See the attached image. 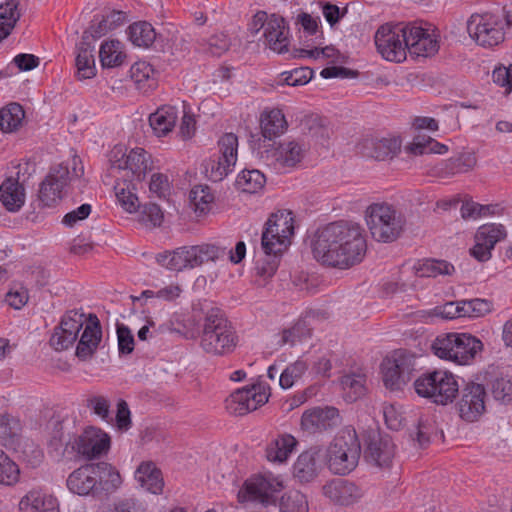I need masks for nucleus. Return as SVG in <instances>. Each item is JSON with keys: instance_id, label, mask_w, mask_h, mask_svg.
Wrapping results in <instances>:
<instances>
[{"instance_id": "obj_34", "label": "nucleus", "mask_w": 512, "mask_h": 512, "mask_svg": "<svg viewBox=\"0 0 512 512\" xmlns=\"http://www.w3.org/2000/svg\"><path fill=\"white\" fill-rule=\"evenodd\" d=\"M24 188L17 179L8 178L0 186V201L7 210L18 211L24 204Z\"/></svg>"}, {"instance_id": "obj_14", "label": "nucleus", "mask_w": 512, "mask_h": 512, "mask_svg": "<svg viewBox=\"0 0 512 512\" xmlns=\"http://www.w3.org/2000/svg\"><path fill=\"white\" fill-rule=\"evenodd\" d=\"M69 169L62 164L51 167L39 189V200L46 207H54L64 197L69 184Z\"/></svg>"}, {"instance_id": "obj_10", "label": "nucleus", "mask_w": 512, "mask_h": 512, "mask_svg": "<svg viewBox=\"0 0 512 512\" xmlns=\"http://www.w3.org/2000/svg\"><path fill=\"white\" fill-rule=\"evenodd\" d=\"M406 24L381 25L374 36L377 51L387 61L400 63L406 59L407 53Z\"/></svg>"}, {"instance_id": "obj_54", "label": "nucleus", "mask_w": 512, "mask_h": 512, "mask_svg": "<svg viewBox=\"0 0 512 512\" xmlns=\"http://www.w3.org/2000/svg\"><path fill=\"white\" fill-rule=\"evenodd\" d=\"M139 209V222L147 228H155L163 222V212L160 207L154 203H147Z\"/></svg>"}, {"instance_id": "obj_18", "label": "nucleus", "mask_w": 512, "mask_h": 512, "mask_svg": "<svg viewBox=\"0 0 512 512\" xmlns=\"http://www.w3.org/2000/svg\"><path fill=\"white\" fill-rule=\"evenodd\" d=\"M110 437L96 427H88L78 437L76 448L79 454L87 459H93L105 454L110 448Z\"/></svg>"}, {"instance_id": "obj_62", "label": "nucleus", "mask_w": 512, "mask_h": 512, "mask_svg": "<svg viewBox=\"0 0 512 512\" xmlns=\"http://www.w3.org/2000/svg\"><path fill=\"white\" fill-rule=\"evenodd\" d=\"M207 51L214 56H221L230 47V39L225 33L212 35L207 42Z\"/></svg>"}, {"instance_id": "obj_46", "label": "nucleus", "mask_w": 512, "mask_h": 512, "mask_svg": "<svg viewBox=\"0 0 512 512\" xmlns=\"http://www.w3.org/2000/svg\"><path fill=\"white\" fill-rule=\"evenodd\" d=\"M311 336V331L304 321L296 322L292 327L283 329L279 334L277 344L282 347L284 345L294 346L296 343Z\"/></svg>"}, {"instance_id": "obj_7", "label": "nucleus", "mask_w": 512, "mask_h": 512, "mask_svg": "<svg viewBox=\"0 0 512 512\" xmlns=\"http://www.w3.org/2000/svg\"><path fill=\"white\" fill-rule=\"evenodd\" d=\"M512 21L509 16L502 17L493 13L473 14L467 21L469 36L484 48L499 45L505 38V27Z\"/></svg>"}, {"instance_id": "obj_41", "label": "nucleus", "mask_w": 512, "mask_h": 512, "mask_svg": "<svg viewBox=\"0 0 512 512\" xmlns=\"http://www.w3.org/2000/svg\"><path fill=\"white\" fill-rule=\"evenodd\" d=\"M265 175L256 169L243 170L236 179V187L245 193H256L264 187Z\"/></svg>"}, {"instance_id": "obj_51", "label": "nucleus", "mask_w": 512, "mask_h": 512, "mask_svg": "<svg viewBox=\"0 0 512 512\" xmlns=\"http://www.w3.org/2000/svg\"><path fill=\"white\" fill-rule=\"evenodd\" d=\"M48 498H52V496L37 490L29 491L20 500L19 509L21 512H42Z\"/></svg>"}, {"instance_id": "obj_24", "label": "nucleus", "mask_w": 512, "mask_h": 512, "mask_svg": "<svg viewBox=\"0 0 512 512\" xmlns=\"http://www.w3.org/2000/svg\"><path fill=\"white\" fill-rule=\"evenodd\" d=\"M218 146L220 155L216 165L212 166V171L221 180L236 164L238 137L233 133H226L219 139Z\"/></svg>"}, {"instance_id": "obj_44", "label": "nucleus", "mask_w": 512, "mask_h": 512, "mask_svg": "<svg viewBox=\"0 0 512 512\" xmlns=\"http://www.w3.org/2000/svg\"><path fill=\"white\" fill-rule=\"evenodd\" d=\"M190 250L194 268L208 261H216L217 259L224 257L226 254L225 248L207 243L190 246Z\"/></svg>"}, {"instance_id": "obj_56", "label": "nucleus", "mask_w": 512, "mask_h": 512, "mask_svg": "<svg viewBox=\"0 0 512 512\" xmlns=\"http://www.w3.org/2000/svg\"><path fill=\"white\" fill-rule=\"evenodd\" d=\"M491 393L495 400L502 403L512 401V381L508 377H497L491 382Z\"/></svg>"}, {"instance_id": "obj_16", "label": "nucleus", "mask_w": 512, "mask_h": 512, "mask_svg": "<svg viewBox=\"0 0 512 512\" xmlns=\"http://www.w3.org/2000/svg\"><path fill=\"white\" fill-rule=\"evenodd\" d=\"M363 486L348 479L337 478L323 486V494L335 505L350 507L362 501L365 496Z\"/></svg>"}, {"instance_id": "obj_64", "label": "nucleus", "mask_w": 512, "mask_h": 512, "mask_svg": "<svg viewBox=\"0 0 512 512\" xmlns=\"http://www.w3.org/2000/svg\"><path fill=\"white\" fill-rule=\"evenodd\" d=\"M493 82L501 87L512 89V65L496 67L492 72Z\"/></svg>"}, {"instance_id": "obj_30", "label": "nucleus", "mask_w": 512, "mask_h": 512, "mask_svg": "<svg viewBox=\"0 0 512 512\" xmlns=\"http://www.w3.org/2000/svg\"><path fill=\"white\" fill-rule=\"evenodd\" d=\"M157 263L172 271L193 269L190 246L179 247L173 251H165L156 256Z\"/></svg>"}, {"instance_id": "obj_37", "label": "nucleus", "mask_w": 512, "mask_h": 512, "mask_svg": "<svg viewBox=\"0 0 512 512\" xmlns=\"http://www.w3.org/2000/svg\"><path fill=\"white\" fill-rule=\"evenodd\" d=\"M25 112L18 103H10L0 109V132L14 133L22 125Z\"/></svg>"}, {"instance_id": "obj_13", "label": "nucleus", "mask_w": 512, "mask_h": 512, "mask_svg": "<svg viewBox=\"0 0 512 512\" xmlns=\"http://www.w3.org/2000/svg\"><path fill=\"white\" fill-rule=\"evenodd\" d=\"M456 408L459 416L466 422H475L486 411L487 393L484 385L468 382L462 388L459 387Z\"/></svg>"}, {"instance_id": "obj_40", "label": "nucleus", "mask_w": 512, "mask_h": 512, "mask_svg": "<svg viewBox=\"0 0 512 512\" xmlns=\"http://www.w3.org/2000/svg\"><path fill=\"white\" fill-rule=\"evenodd\" d=\"M132 181L133 180H129V182H127L124 180L119 182L117 180L114 185L115 196L118 203L129 213L137 212L141 207L137 195L131 189Z\"/></svg>"}, {"instance_id": "obj_17", "label": "nucleus", "mask_w": 512, "mask_h": 512, "mask_svg": "<svg viewBox=\"0 0 512 512\" xmlns=\"http://www.w3.org/2000/svg\"><path fill=\"white\" fill-rule=\"evenodd\" d=\"M476 163L477 159L473 153L464 152L432 165L427 170V173L431 177L450 179L458 174L471 171L476 166Z\"/></svg>"}, {"instance_id": "obj_8", "label": "nucleus", "mask_w": 512, "mask_h": 512, "mask_svg": "<svg viewBox=\"0 0 512 512\" xmlns=\"http://www.w3.org/2000/svg\"><path fill=\"white\" fill-rule=\"evenodd\" d=\"M109 174L119 180L120 174L125 171L123 177L132 176V180L141 181L148 170H151L149 156L143 148H134L127 153L124 146H115L109 154Z\"/></svg>"}, {"instance_id": "obj_48", "label": "nucleus", "mask_w": 512, "mask_h": 512, "mask_svg": "<svg viewBox=\"0 0 512 512\" xmlns=\"http://www.w3.org/2000/svg\"><path fill=\"white\" fill-rule=\"evenodd\" d=\"M505 237L506 229L501 224L483 225L479 227L475 235L476 240L482 241L491 249H493L496 243L503 240Z\"/></svg>"}, {"instance_id": "obj_23", "label": "nucleus", "mask_w": 512, "mask_h": 512, "mask_svg": "<svg viewBox=\"0 0 512 512\" xmlns=\"http://www.w3.org/2000/svg\"><path fill=\"white\" fill-rule=\"evenodd\" d=\"M411 361L399 354L393 359H387L382 363L383 382L390 390H399L409 380Z\"/></svg>"}, {"instance_id": "obj_58", "label": "nucleus", "mask_w": 512, "mask_h": 512, "mask_svg": "<svg viewBox=\"0 0 512 512\" xmlns=\"http://www.w3.org/2000/svg\"><path fill=\"white\" fill-rule=\"evenodd\" d=\"M130 74L132 80L140 85L142 83L154 80L155 70L152 65L145 61H138L134 63L130 68Z\"/></svg>"}, {"instance_id": "obj_28", "label": "nucleus", "mask_w": 512, "mask_h": 512, "mask_svg": "<svg viewBox=\"0 0 512 512\" xmlns=\"http://www.w3.org/2000/svg\"><path fill=\"white\" fill-rule=\"evenodd\" d=\"M297 440L291 434H279L266 447V458L270 462L285 463L295 450Z\"/></svg>"}, {"instance_id": "obj_27", "label": "nucleus", "mask_w": 512, "mask_h": 512, "mask_svg": "<svg viewBox=\"0 0 512 512\" xmlns=\"http://www.w3.org/2000/svg\"><path fill=\"white\" fill-rule=\"evenodd\" d=\"M91 464H86L73 471L67 479L68 489L77 495H88L95 493L96 478L93 476Z\"/></svg>"}, {"instance_id": "obj_19", "label": "nucleus", "mask_w": 512, "mask_h": 512, "mask_svg": "<svg viewBox=\"0 0 512 512\" xmlns=\"http://www.w3.org/2000/svg\"><path fill=\"white\" fill-rule=\"evenodd\" d=\"M305 151L297 141H283L268 150L266 158L276 169L293 168L303 160Z\"/></svg>"}, {"instance_id": "obj_63", "label": "nucleus", "mask_w": 512, "mask_h": 512, "mask_svg": "<svg viewBox=\"0 0 512 512\" xmlns=\"http://www.w3.org/2000/svg\"><path fill=\"white\" fill-rule=\"evenodd\" d=\"M118 349L120 354H130L134 349V337L125 325H117Z\"/></svg>"}, {"instance_id": "obj_3", "label": "nucleus", "mask_w": 512, "mask_h": 512, "mask_svg": "<svg viewBox=\"0 0 512 512\" xmlns=\"http://www.w3.org/2000/svg\"><path fill=\"white\" fill-rule=\"evenodd\" d=\"M365 218L372 238L383 243L396 241L406 226L405 216L388 203H372Z\"/></svg>"}, {"instance_id": "obj_22", "label": "nucleus", "mask_w": 512, "mask_h": 512, "mask_svg": "<svg viewBox=\"0 0 512 512\" xmlns=\"http://www.w3.org/2000/svg\"><path fill=\"white\" fill-rule=\"evenodd\" d=\"M340 422L339 412L334 407L314 408L301 417L302 429L308 433H317L336 427Z\"/></svg>"}, {"instance_id": "obj_25", "label": "nucleus", "mask_w": 512, "mask_h": 512, "mask_svg": "<svg viewBox=\"0 0 512 512\" xmlns=\"http://www.w3.org/2000/svg\"><path fill=\"white\" fill-rule=\"evenodd\" d=\"M102 338L100 321L95 314H89L84 330L76 347V356L87 360L96 352Z\"/></svg>"}, {"instance_id": "obj_9", "label": "nucleus", "mask_w": 512, "mask_h": 512, "mask_svg": "<svg viewBox=\"0 0 512 512\" xmlns=\"http://www.w3.org/2000/svg\"><path fill=\"white\" fill-rule=\"evenodd\" d=\"M262 233L261 245L265 254H282L291 244L294 235V219L288 210L270 216Z\"/></svg>"}, {"instance_id": "obj_31", "label": "nucleus", "mask_w": 512, "mask_h": 512, "mask_svg": "<svg viewBox=\"0 0 512 512\" xmlns=\"http://www.w3.org/2000/svg\"><path fill=\"white\" fill-rule=\"evenodd\" d=\"M318 450L303 451L293 465V476L302 483L311 482L318 475Z\"/></svg>"}, {"instance_id": "obj_55", "label": "nucleus", "mask_w": 512, "mask_h": 512, "mask_svg": "<svg viewBox=\"0 0 512 512\" xmlns=\"http://www.w3.org/2000/svg\"><path fill=\"white\" fill-rule=\"evenodd\" d=\"M307 370V364L302 360L288 365L280 375L279 383L284 389L291 388L296 380L300 379Z\"/></svg>"}, {"instance_id": "obj_20", "label": "nucleus", "mask_w": 512, "mask_h": 512, "mask_svg": "<svg viewBox=\"0 0 512 512\" xmlns=\"http://www.w3.org/2000/svg\"><path fill=\"white\" fill-rule=\"evenodd\" d=\"M407 29V51L412 55L428 57L434 55L438 49V41L428 30L415 23L406 24Z\"/></svg>"}, {"instance_id": "obj_5", "label": "nucleus", "mask_w": 512, "mask_h": 512, "mask_svg": "<svg viewBox=\"0 0 512 512\" xmlns=\"http://www.w3.org/2000/svg\"><path fill=\"white\" fill-rule=\"evenodd\" d=\"M361 454L360 442L355 430L347 429L339 433L326 451L329 470L337 475H346L358 465Z\"/></svg>"}, {"instance_id": "obj_60", "label": "nucleus", "mask_w": 512, "mask_h": 512, "mask_svg": "<svg viewBox=\"0 0 512 512\" xmlns=\"http://www.w3.org/2000/svg\"><path fill=\"white\" fill-rule=\"evenodd\" d=\"M87 318L84 313H80L76 310L68 311L61 319L60 324L67 330H71L72 333L78 336L80 330L86 324Z\"/></svg>"}, {"instance_id": "obj_39", "label": "nucleus", "mask_w": 512, "mask_h": 512, "mask_svg": "<svg viewBox=\"0 0 512 512\" xmlns=\"http://www.w3.org/2000/svg\"><path fill=\"white\" fill-rule=\"evenodd\" d=\"M128 36L135 46L148 48L154 43L156 32L150 23L139 21L128 27Z\"/></svg>"}, {"instance_id": "obj_43", "label": "nucleus", "mask_w": 512, "mask_h": 512, "mask_svg": "<svg viewBox=\"0 0 512 512\" xmlns=\"http://www.w3.org/2000/svg\"><path fill=\"white\" fill-rule=\"evenodd\" d=\"M454 266L445 261L437 259H426L418 264L416 273L419 277H437L439 275H452Z\"/></svg>"}, {"instance_id": "obj_42", "label": "nucleus", "mask_w": 512, "mask_h": 512, "mask_svg": "<svg viewBox=\"0 0 512 512\" xmlns=\"http://www.w3.org/2000/svg\"><path fill=\"white\" fill-rule=\"evenodd\" d=\"M366 378L361 374L345 375L341 379L344 398L348 402H354L365 394Z\"/></svg>"}, {"instance_id": "obj_36", "label": "nucleus", "mask_w": 512, "mask_h": 512, "mask_svg": "<svg viewBox=\"0 0 512 512\" xmlns=\"http://www.w3.org/2000/svg\"><path fill=\"white\" fill-rule=\"evenodd\" d=\"M287 121L280 109H273L261 116L262 135L271 140L279 137L287 130Z\"/></svg>"}, {"instance_id": "obj_12", "label": "nucleus", "mask_w": 512, "mask_h": 512, "mask_svg": "<svg viewBox=\"0 0 512 512\" xmlns=\"http://www.w3.org/2000/svg\"><path fill=\"white\" fill-rule=\"evenodd\" d=\"M269 391V386L262 382L237 389L225 400L226 409L232 415H246L268 401Z\"/></svg>"}, {"instance_id": "obj_61", "label": "nucleus", "mask_w": 512, "mask_h": 512, "mask_svg": "<svg viewBox=\"0 0 512 512\" xmlns=\"http://www.w3.org/2000/svg\"><path fill=\"white\" fill-rule=\"evenodd\" d=\"M462 301L458 302H447L444 305L436 306L434 308V315L443 319L452 320L460 317H464L462 312Z\"/></svg>"}, {"instance_id": "obj_26", "label": "nucleus", "mask_w": 512, "mask_h": 512, "mask_svg": "<svg viewBox=\"0 0 512 512\" xmlns=\"http://www.w3.org/2000/svg\"><path fill=\"white\" fill-rule=\"evenodd\" d=\"M89 35H83L81 41L76 45V76L79 80L91 79L96 75L94 58V46L90 42Z\"/></svg>"}, {"instance_id": "obj_6", "label": "nucleus", "mask_w": 512, "mask_h": 512, "mask_svg": "<svg viewBox=\"0 0 512 512\" xmlns=\"http://www.w3.org/2000/svg\"><path fill=\"white\" fill-rule=\"evenodd\" d=\"M415 392L430 399L437 405L451 404L459 392V384L453 373L448 370H434L419 376L414 381Z\"/></svg>"}, {"instance_id": "obj_38", "label": "nucleus", "mask_w": 512, "mask_h": 512, "mask_svg": "<svg viewBox=\"0 0 512 512\" xmlns=\"http://www.w3.org/2000/svg\"><path fill=\"white\" fill-rule=\"evenodd\" d=\"M99 58L104 68L121 66L126 59L122 43L118 40L105 41L100 46Z\"/></svg>"}, {"instance_id": "obj_32", "label": "nucleus", "mask_w": 512, "mask_h": 512, "mask_svg": "<svg viewBox=\"0 0 512 512\" xmlns=\"http://www.w3.org/2000/svg\"><path fill=\"white\" fill-rule=\"evenodd\" d=\"M135 479L146 491L152 494L162 493L164 487L162 473L154 463H142L135 472Z\"/></svg>"}, {"instance_id": "obj_45", "label": "nucleus", "mask_w": 512, "mask_h": 512, "mask_svg": "<svg viewBox=\"0 0 512 512\" xmlns=\"http://www.w3.org/2000/svg\"><path fill=\"white\" fill-rule=\"evenodd\" d=\"M189 199L196 213L205 214L210 210L214 195L209 186L196 185L191 189Z\"/></svg>"}, {"instance_id": "obj_11", "label": "nucleus", "mask_w": 512, "mask_h": 512, "mask_svg": "<svg viewBox=\"0 0 512 512\" xmlns=\"http://www.w3.org/2000/svg\"><path fill=\"white\" fill-rule=\"evenodd\" d=\"M283 483L272 475H258L247 479L238 492V501H254L263 505L276 504Z\"/></svg>"}, {"instance_id": "obj_15", "label": "nucleus", "mask_w": 512, "mask_h": 512, "mask_svg": "<svg viewBox=\"0 0 512 512\" xmlns=\"http://www.w3.org/2000/svg\"><path fill=\"white\" fill-rule=\"evenodd\" d=\"M254 25L264 28V37L269 47L278 53L287 51L289 44L288 28L283 17L271 15L267 18L265 12H258L254 16Z\"/></svg>"}, {"instance_id": "obj_2", "label": "nucleus", "mask_w": 512, "mask_h": 512, "mask_svg": "<svg viewBox=\"0 0 512 512\" xmlns=\"http://www.w3.org/2000/svg\"><path fill=\"white\" fill-rule=\"evenodd\" d=\"M200 328L199 346L206 354L222 357L235 351L239 337L221 309L208 307Z\"/></svg>"}, {"instance_id": "obj_53", "label": "nucleus", "mask_w": 512, "mask_h": 512, "mask_svg": "<svg viewBox=\"0 0 512 512\" xmlns=\"http://www.w3.org/2000/svg\"><path fill=\"white\" fill-rule=\"evenodd\" d=\"M464 317H483L493 310V303L487 299L475 298L462 301Z\"/></svg>"}, {"instance_id": "obj_1", "label": "nucleus", "mask_w": 512, "mask_h": 512, "mask_svg": "<svg viewBox=\"0 0 512 512\" xmlns=\"http://www.w3.org/2000/svg\"><path fill=\"white\" fill-rule=\"evenodd\" d=\"M367 244L362 227L349 221L333 222L318 231L313 254L324 265L347 269L360 263Z\"/></svg>"}, {"instance_id": "obj_47", "label": "nucleus", "mask_w": 512, "mask_h": 512, "mask_svg": "<svg viewBox=\"0 0 512 512\" xmlns=\"http://www.w3.org/2000/svg\"><path fill=\"white\" fill-rule=\"evenodd\" d=\"M20 478L18 465L0 449V485L13 486Z\"/></svg>"}, {"instance_id": "obj_33", "label": "nucleus", "mask_w": 512, "mask_h": 512, "mask_svg": "<svg viewBox=\"0 0 512 512\" xmlns=\"http://www.w3.org/2000/svg\"><path fill=\"white\" fill-rule=\"evenodd\" d=\"M364 148L366 155L378 160H391L400 152L401 141L398 138H382L378 140H367Z\"/></svg>"}, {"instance_id": "obj_52", "label": "nucleus", "mask_w": 512, "mask_h": 512, "mask_svg": "<svg viewBox=\"0 0 512 512\" xmlns=\"http://www.w3.org/2000/svg\"><path fill=\"white\" fill-rule=\"evenodd\" d=\"M86 407L97 417L107 423L113 421L110 415V400L103 395H92L86 400Z\"/></svg>"}, {"instance_id": "obj_49", "label": "nucleus", "mask_w": 512, "mask_h": 512, "mask_svg": "<svg viewBox=\"0 0 512 512\" xmlns=\"http://www.w3.org/2000/svg\"><path fill=\"white\" fill-rule=\"evenodd\" d=\"M279 512H308L306 496L298 490L285 493L281 498Z\"/></svg>"}, {"instance_id": "obj_50", "label": "nucleus", "mask_w": 512, "mask_h": 512, "mask_svg": "<svg viewBox=\"0 0 512 512\" xmlns=\"http://www.w3.org/2000/svg\"><path fill=\"white\" fill-rule=\"evenodd\" d=\"M313 77V71L308 67L296 68L280 74L277 84L288 86H301L307 84Z\"/></svg>"}, {"instance_id": "obj_29", "label": "nucleus", "mask_w": 512, "mask_h": 512, "mask_svg": "<svg viewBox=\"0 0 512 512\" xmlns=\"http://www.w3.org/2000/svg\"><path fill=\"white\" fill-rule=\"evenodd\" d=\"M178 109L175 106L163 105L149 116V124L155 135L166 136L170 133L178 119Z\"/></svg>"}, {"instance_id": "obj_21", "label": "nucleus", "mask_w": 512, "mask_h": 512, "mask_svg": "<svg viewBox=\"0 0 512 512\" xmlns=\"http://www.w3.org/2000/svg\"><path fill=\"white\" fill-rule=\"evenodd\" d=\"M395 455V445L388 435L373 433L369 435L365 458L378 467L390 466Z\"/></svg>"}, {"instance_id": "obj_59", "label": "nucleus", "mask_w": 512, "mask_h": 512, "mask_svg": "<svg viewBox=\"0 0 512 512\" xmlns=\"http://www.w3.org/2000/svg\"><path fill=\"white\" fill-rule=\"evenodd\" d=\"M21 431L19 419L9 415H0V438L3 440L16 437Z\"/></svg>"}, {"instance_id": "obj_57", "label": "nucleus", "mask_w": 512, "mask_h": 512, "mask_svg": "<svg viewBox=\"0 0 512 512\" xmlns=\"http://www.w3.org/2000/svg\"><path fill=\"white\" fill-rule=\"evenodd\" d=\"M77 338L76 334L72 333L71 330L65 329L60 324L51 336L50 344L55 350L62 351L72 346Z\"/></svg>"}, {"instance_id": "obj_35", "label": "nucleus", "mask_w": 512, "mask_h": 512, "mask_svg": "<svg viewBox=\"0 0 512 512\" xmlns=\"http://www.w3.org/2000/svg\"><path fill=\"white\" fill-rule=\"evenodd\" d=\"M93 469V476L96 480L97 490L106 492L117 489L121 484V477L119 472L109 463L98 462L91 464Z\"/></svg>"}, {"instance_id": "obj_4", "label": "nucleus", "mask_w": 512, "mask_h": 512, "mask_svg": "<svg viewBox=\"0 0 512 512\" xmlns=\"http://www.w3.org/2000/svg\"><path fill=\"white\" fill-rule=\"evenodd\" d=\"M483 349V343L468 333H447L437 336L432 350L441 359L466 365Z\"/></svg>"}]
</instances>
